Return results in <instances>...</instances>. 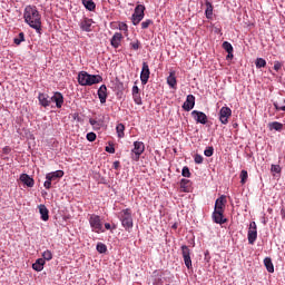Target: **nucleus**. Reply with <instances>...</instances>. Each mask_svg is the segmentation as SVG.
<instances>
[{"instance_id":"f257e3e1","label":"nucleus","mask_w":285,"mask_h":285,"mask_svg":"<svg viewBox=\"0 0 285 285\" xmlns=\"http://www.w3.org/2000/svg\"><path fill=\"white\" fill-rule=\"evenodd\" d=\"M24 23L41 35V13L37 6H27L23 11Z\"/></svg>"},{"instance_id":"f03ea898","label":"nucleus","mask_w":285,"mask_h":285,"mask_svg":"<svg viewBox=\"0 0 285 285\" xmlns=\"http://www.w3.org/2000/svg\"><path fill=\"white\" fill-rule=\"evenodd\" d=\"M104 78L100 75H90L87 71H80L78 73V83L80 86H95V83H101Z\"/></svg>"},{"instance_id":"7ed1b4c3","label":"nucleus","mask_w":285,"mask_h":285,"mask_svg":"<svg viewBox=\"0 0 285 285\" xmlns=\"http://www.w3.org/2000/svg\"><path fill=\"white\" fill-rule=\"evenodd\" d=\"M118 219L121 223L122 228L127 230V233H130L132 230V226H135V223L132 220V209L126 208L119 212Z\"/></svg>"},{"instance_id":"20e7f679","label":"nucleus","mask_w":285,"mask_h":285,"mask_svg":"<svg viewBox=\"0 0 285 285\" xmlns=\"http://www.w3.org/2000/svg\"><path fill=\"white\" fill-rule=\"evenodd\" d=\"M89 224L91 226L92 233H105L104 224L101 223V217L99 215L91 214L89 217Z\"/></svg>"},{"instance_id":"39448f33","label":"nucleus","mask_w":285,"mask_h":285,"mask_svg":"<svg viewBox=\"0 0 285 285\" xmlns=\"http://www.w3.org/2000/svg\"><path fill=\"white\" fill-rule=\"evenodd\" d=\"M144 12H146V6L144 4L136 6L134 14L131 17L134 26H139V23H141L145 17Z\"/></svg>"},{"instance_id":"423d86ee","label":"nucleus","mask_w":285,"mask_h":285,"mask_svg":"<svg viewBox=\"0 0 285 285\" xmlns=\"http://www.w3.org/2000/svg\"><path fill=\"white\" fill-rule=\"evenodd\" d=\"M233 117V110L230 107H222L218 112V119L223 126H226L228 124V119Z\"/></svg>"},{"instance_id":"0eeeda50","label":"nucleus","mask_w":285,"mask_h":285,"mask_svg":"<svg viewBox=\"0 0 285 285\" xmlns=\"http://www.w3.org/2000/svg\"><path fill=\"white\" fill-rule=\"evenodd\" d=\"M247 239L249 244H255V242H257V223L252 222L249 224Z\"/></svg>"},{"instance_id":"6e6552de","label":"nucleus","mask_w":285,"mask_h":285,"mask_svg":"<svg viewBox=\"0 0 285 285\" xmlns=\"http://www.w3.org/2000/svg\"><path fill=\"white\" fill-rule=\"evenodd\" d=\"M181 255H183V259L185 262V266L188 269L193 268V259H190V248H188V246H186V245L181 246Z\"/></svg>"},{"instance_id":"1a4fd4ad","label":"nucleus","mask_w":285,"mask_h":285,"mask_svg":"<svg viewBox=\"0 0 285 285\" xmlns=\"http://www.w3.org/2000/svg\"><path fill=\"white\" fill-rule=\"evenodd\" d=\"M149 79H150V67L148 66V62H142V69L140 72V81L142 86H146Z\"/></svg>"},{"instance_id":"9d476101","label":"nucleus","mask_w":285,"mask_h":285,"mask_svg":"<svg viewBox=\"0 0 285 285\" xmlns=\"http://www.w3.org/2000/svg\"><path fill=\"white\" fill-rule=\"evenodd\" d=\"M191 117L195 119L196 124H203V126L208 124V116H206L203 111L194 110L191 111Z\"/></svg>"},{"instance_id":"9b49d317","label":"nucleus","mask_w":285,"mask_h":285,"mask_svg":"<svg viewBox=\"0 0 285 285\" xmlns=\"http://www.w3.org/2000/svg\"><path fill=\"white\" fill-rule=\"evenodd\" d=\"M213 220L215 222V224H226L228 222V219L224 218V210H219V209H214L213 213Z\"/></svg>"},{"instance_id":"f8f14e48","label":"nucleus","mask_w":285,"mask_h":285,"mask_svg":"<svg viewBox=\"0 0 285 285\" xmlns=\"http://www.w3.org/2000/svg\"><path fill=\"white\" fill-rule=\"evenodd\" d=\"M146 150V145L141 141H135L134 142V149L132 153L136 155V159H139L141 157L142 153Z\"/></svg>"},{"instance_id":"ddd939ff","label":"nucleus","mask_w":285,"mask_h":285,"mask_svg":"<svg viewBox=\"0 0 285 285\" xmlns=\"http://www.w3.org/2000/svg\"><path fill=\"white\" fill-rule=\"evenodd\" d=\"M195 108V96L188 95L186 98V101L183 105V110H186V112H190Z\"/></svg>"},{"instance_id":"4468645a","label":"nucleus","mask_w":285,"mask_h":285,"mask_svg":"<svg viewBox=\"0 0 285 285\" xmlns=\"http://www.w3.org/2000/svg\"><path fill=\"white\" fill-rule=\"evenodd\" d=\"M121 41H124V35H121V32H116L110 39V45L112 48L117 49L121 46Z\"/></svg>"},{"instance_id":"2eb2a0df","label":"nucleus","mask_w":285,"mask_h":285,"mask_svg":"<svg viewBox=\"0 0 285 285\" xmlns=\"http://www.w3.org/2000/svg\"><path fill=\"white\" fill-rule=\"evenodd\" d=\"M50 104H56L57 108H62L63 106V95L61 92H55V95L49 98Z\"/></svg>"},{"instance_id":"dca6fc26","label":"nucleus","mask_w":285,"mask_h":285,"mask_svg":"<svg viewBox=\"0 0 285 285\" xmlns=\"http://www.w3.org/2000/svg\"><path fill=\"white\" fill-rule=\"evenodd\" d=\"M92 19L90 18H83L81 21H80V28L81 30H83V32H91L92 31Z\"/></svg>"},{"instance_id":"f3484780","label":"nucleus","mask_w":285,"mask_h":285,"mask_svg":"<svg viewBox=\"0 0 285 285\" xmlns=\"http://www.w3.org/2000/svg\"><path fill=\"white\" fill-rule=\"evenodd\" d=\"M98 98L100 99V104H106V99H108V87L106 85H101L98 89Z\"/></svg>"},{"instance_id":"a211bd4d","label":"nucleus","mask_w":285,"mask_h":285,"mask_svg":"<svg viewBox=\"0 0 285 285\" xmlns=\"http://www.w3.org/2000/svg\"><path fill=\"white\" fill-rule=\"evenodd\" d=\"M38 101L42 108H48V106H50V96L47 94H39Z\"/></svg>"},{"instance_id":"6ab92c4d","label":"nucleus","mask_w":285,"mask_h":285,"mask_svg":"<svg viewBox=\"0 0 285 285\" xmlns=\"http://www.w3.org/2000/svg\"><path fill=\"white\" fill-rule=\"evenodd\" d=\"M38 209L42 222H48L50 219V212L48 210V207H46V205H39Z\"/></svg>"},{"instance_id":"aec40b11","label":"nucleus","mask_w":285,"mask_h":285,"mask_svg":"<svg viewBox=\"0 0 285 285\" xmlns=\"http://www.w3.org/2000/svg\"><path fill=\"white\" fill-rule=\"evenodd\" d=\"M63 170H56L53 173H49L46 175V179H49V181H56V179H61L63 177Z\"/></svg>"},{"instance_id":"412c9836","label":"nucleus","mask_w":285,"mask_h":285,"mask_svg":"<svg viewBox=\"0 0 285 285\" xmlns=\"http://www.w3.org/2000/svg\"><path fill=\"white\" fill-rule=\"evenodd\" d=\"M20 181L28 186V188H32V186H35V179H32L28 174H22L20 176Z\"/></svg>"},{"instance_id":"4be33fe9","label":"nucleus","mask_w":285,"mask_h":285,"mask_svg":"<svg viewBox=\"0 0 285 285\" xmlns=\"http://www.w3.org/2000/svg\"><path fill=\"white\" fill-rule=\"evenodd\" d=\"M226 208V197L222 195L215 202V210H224Z\"/></svg>"},{"instance_id":"5701e85b","label":"nucleus","mask_w":285,"mask_h":285,"mask_svg":"<svg viewBox=\"0 0 285 285\" xmlns=\"http://www.w3.org/2000/svg\"><path fill=\"white\" fill-rule=\"evenodd\" d=\"M82 6H85L86 10H89V12H95L97 10V4L92 0H81Z\"/></svg>"},{"instance_id":"b1692460","label":"nucleus","mask_w":285,"mask_h":285,"mask_svg":"<svg viewBox=\"0 0 285 285\" xmlns=\"http://www.w3.org/2000/svg\"><path fill=\"white\" fill-rule=\"evenodd\" d=\"M46 265V261L43 258H38L36 263L32 264L33 271L41 273L43 271V266Z\"/></svg>"},{"instance_id":"393cba45","label":"nucleus","mask_w":285,"mask_h":285,"mask_svg":"<svg viewBox=\"0 0 285 285\" xmlns=\"http://www.w3.org/2000/svg\"><path fill=\"white\" fill-rule=\"evenodd\" d=\"M269 130H276L277 132H282L284 130V124L279 121H273L268 124Z\"/></svg>"},{"instance_id":"a878e982","label":"nucleus","mask_w":285,"mask_h":285,"mask_svg":"<svg viewBox=\"0 0 285 285\" xmlns=\"http://www.w3.org/2000/svg\"><path fill=\"white\" fill-rule=\"evenodd\" d=\"M264 266L266 267L267 273H275V266L273 265V259H271V257L264 259Z\"/></svg>"},{"instance_id":"bb28decb","label":"nucleus","mask_w":285,"mask_h":285,"mask_svg":"<svg viewBox=\"0 0 285 285\" xmlns=\"http://www.w3.org/2000/svg\"><path fill=\"white\" fill-rule=\"evenodd\" d=\"M167 83L170 88H175V86H177V77L175 76V71H170L169 76L167 77Z\"/></svg>"},{"instance_id":"cd10ccee","label":"nucleus","mask_w":285,"mask_h":285,"mask_svg":"<svg viewBox=\"0 0 285 285\" xmlns=\"http://www.w3.org/2000/svg\"><path fill=\"white\" fill-rule=\"evenodd\" d=\"M125 130H126V126H124V124H118L116 127V132L119 137V139H124L125 137Z\"/></svg>"},{"instance_id":"c85d7f7f","label":"nucleus","mask_w":285,"mask_h":285,"mask_svg":"<svg viewBox=\"0 0 285 285\" xmlns=\"http://www.w3.org/2000/svg\"><path fill=\"white\" fill-rule=\"evenodd\" d=\"M23 41H26V33L23 32H20L18 37L13 39V42L16 43V46H21Z\"/></svg>"},{"instance_id":"c756f323","label":"nucleus","mask_w":285,"mask_h":285,"mask_svg":"<svg viewBox=\"0 0 285 285\" xmlns=\"http://www.w3.org/2000/svg\"><path fill=\"white\" fill-rule=\"evenodd\" d=\"M240 184L244 186V184H246V181H248V171L246 169H243L240 171Z\"/></svg>"},{"instance_id":"7c9ffc66","label":"nucleus","mask_w":285,"mask_h":285,"mask_svg":"<svg viewBox=\"0 0 285 285\" xmlns=\"http://www.w3.org/2000/svg\"><path fill=\"white\" fill-rule=\"evenodd\" d=\"M271 173L273 174L274 177H275V174L281 175L282 174V167L279 165H272L271 166Z\"/></svg>"},{"instance_id":"2f4dec72","label":"nucleus","mask_w":285,"mask_h":285,"mask_svg":"<svg viewBox=\"0 0 285 285\" xmlns=\"http://www.w3.org/2000/svg\"><path fill=\"white\" fill-rule=\"evenodd\" d=\"M188 184H190V180L183 178L180 180V188L183 189L184 193H188Z\"/></svg>"},{"instance_id":"473e14b6","label":"nucleus","mask_w":285,"mask_h":285,"mask_svg":"<svg viewBox=\"0 0 285 285\" xmlns=\"http://www.w3.org/2000/svg\"><path fill=\"white\" fill-rule=\"evenodd\" d=\"M96 249L98 253L104 254L108 252V246H106L104 243H98Z\"/></svg>"},{"instance_id":"72a5a7b5","label":"nucleus","mask_w":285,"mask_h":285,"mask_svg":"<svg viewBox=\"0 0 285 285\" xmlns=\"http://www.w3.org/2000/svg\"><path fill=\"white\" fill-rule=\"evenodd\" d=\"M206 6H207V9L205 11V14L207 19H210L213 17V4H210V2H207Z\"/></svg>"},{"instance_id":"f704fd0d","label":"nucleus","mask_w":285,"mask_h":285,"mask_svg":"<svg viewBox=\"0 0 285 285\" xmlns=\"http://www.w3.org/2000/svg\"><path fill=\"white\" fill-rule=\"evenodd\" d=\"M255 65L256 68H266V60L264 58H257Z\"/></svg>"},{"instance_id":"c9c22d12","label":"nucleus","mask_w":285,"mask_h":285,"mask_svg":"<svg viewBox=\"0 0 285 285\" xmlns=\"http://www.w3.org/2000/svg\"><path fill=\"white\" fill-rule=\"evenodd\" d=\"M132 99L137 106H141V94H132Z\"/></svg>"},{"instance_id":"e433bc0d","label":"nucleus","mask_w":285,"mask_h":285,"mask_svg":"<svg viewBox=\"0 0 285 285\" xmlns=\"http://www.w3.org/2000/svg\"><path fill=\"white\" fill-rule=\"evenodd\" d=\"M42 259L47 261V262H50V259H52V252H50L49 249L45 250L42 253Z\"/></svg>"},{"instance_id":"4c0bfd02","label":"nucleus","mask_w":285,"mask_h":285,"mask_svg":"<svg viewBox=\"0 0 285 285\" xmlns=\"http://www.w3.org/2000/svg\"><path fill=\"white\" fill-rule=\"evenodd\" d=\"M150 26H153V20H150V19H147V20L141 22V29L142 30H147V28H150Z\"/></svg>"},{"instance_id":"58836bf2","label":"nucleus","mask_w":285,"mask_h":285,"mask_svg":"<svg viewBox=\"0 0 285 285\" xmlns=\"http://www.w3.org/2000/svg\"><path fill=\"white\" fill-rule=\"evenodd\" d=\"M223 48L225 49V51H227V52H233V45H230V42H228V41H224L223 42Z\"/></svg>"},{"instance_id":"ea45409f","label":"nucleus","mask_w":285,"mask_h":285,"mask_svg":"<svg viewBox=\"0 0 285 285\" xmlns=\"http://www.w3.org/2000/svg\"><path fill=\"white\" fill-rule=\"evenodd\" d=\"M130 48H132V50H139V48H141V42L139 40L130 42Z\"/></svg>"},{"instance_id":"a19ab883","label":"nucleus","mask_w":285,"mask_h":285,"mask_svg":"<svg viewBox=\"0 0 285 285\" xmlns=\"http://www.w3.org/2000/svg\"><path fill=\"white\" fill-rule=\"evenodd\" d=\"M215 149L213 147H208L207 149H205L204 155L205 157H213Z\"/></svg>"},{"instance_id":"79ce46f5","label":"nucleus","mask_w":285,"mask_h":285,"mask_svg":"<svg viewBox=\"0 0 285 285\" xmlns=\"http://www.w3.org/2000/svg\"><path fill=\"white\" fill-rule=\"evenodd\" d=\"M194 161H195V164H204V156L196 154L194 156Z\"/></svg>"},{"instance_id":"37998d69","label":"nucleus","mask_w":285,"mask_h":285,"mask_svg":"<svg viewBox=\"0 0 285 285\" xmlns=\"http://www.w3.org/2000/svg\"><path fill=\"white\" fill-rule=\"evenodd\" d=\"M96 139H97V134H95L92 131L87 134L88 141H95Z\"/></svg>"},{"instance_id":"c03bdc74","label":"nucleus","mask_w":285,"mask_h":285,"mask_svg":"<svg viewBox=\"0 0 285 285\" xmlns=\"http://www.w3.org/2000/svg\"><path fill=\"white\" fill-rule=\"evenodd\" d=\"M183 177H190V169L188 167H183L181 171Z\"/></svg>"},{"instance_id":"a18cd8bd","label":"nucleus","mask_w":285,"mask_h":285,"mask_svg":"<svg viewBox=\"0 0 285 285\" xmlns=\"http://www.w3.org/2000/svg\"><path fill=\"white\" fill-rule=\"evenodd\" d=\"M43 186H45V188H46L47 190H50V189L52 188V180L47 179V180L45 181Z\"/></svg>"},{"instance_id":"49530a36","label":"nucleus","mask_w":285,"mask_h":285,"mask_svg":"<svg viewBox=\"0 0 285 285\" xmlns=\"http://www.w3.org/2000/svg\"><path fill=\"white\" fill-rule=\"evenodd\" d=\"M3 155H10V153H12V148H10V146H6L2 149Z\"/></svg>"},{"instance_id":"de8ad7c7","label":"nucleus","mask_w":285,"mask_h":285,"mask_svg":"<svg viewBox=\"0 0 285 285\" xmlns=\"http://www.w3.org/2000/svg\"><path fill=\"white\" fill-rule=\"evenodd\" d=\"M119 30H122L124 32H128V24H126V23H120L119 24Z\"/></svg>"},{"instance_id":"09e8293b","label":"nucleus","mask_w":285,"mask_h":285,"mask_svg":"<svg viewBox=\"0 0 285 285\" xmlns=\"http://www.w3.org/2000/svg\"><path fill=\"white\" fill-rule=\"evenodd\" d=\"M274 70H276V72L279 71V70H282V63H281L279 61H276V62L274 63Z\"/></svg>"},{"instance_id":"8fccbe9b","label":"nucleus","mask_w":285,"mask_h":285,"mask_svg":"<svg viewBox=\"0 0 285 285\" xmlns=\"http://www.w3.org/2000/svg\"><path fill=\"white\" fill-rule=\"evenodd\" d=\"M71 117H72V119H73L75 121H81V117L79 116L78 112L72 114Z\"/></svg>"},{"instance_id":"3c124183","label":"nucleus","mask_w":285,"mask_h":285,"mask_svg":"<svg viewBox=\"0 0 285 285\" xmlns=\"http://www.w3.org/2000/svg\"><path fill=\"white\" fill-rule=\"evenodd\" d=\"M106 153H109L110 155H115V147H106L105 148Z\"/></svg>"},{"instance_id":"603ef678","label":"nucleus","mask_w":285,"mask_h":285,"mask_svg":"<svg viewBox=\"0 0 285 285\" xmlns=\"http://www.w3.org/2000/svg\"><path fill=\"white\" fill-rule=\"evenodd\" d=\"M119 166H120L119 160L114 161L112 168H114L115 170H119Z\"/></svg>"},{"instance_id":"864d4df0","label":"nucleus","mask_w":285,"mask_h":285,"mask_svg":"<svg viewBox=\"0 0 285 285\" xmlns=\"http://www.w3.org/2000/svg\"><path fill=\"white\" fill-rule=\"evenodd\" d=\"M131 92H132V95L139 94V87H138L137 85H135V86L132 87V89H131Z\"/></svg>"},{"instance_id":"5fc2aeb1","label":"nucleus","mask_w":285,"mask_h":285,"mask_svg":"<svg viewBox=\"0 0 285 285\" xmlns=\"http://www.w3.org/2000/svg\"><path fill=\"white\" fill-rule=\"evenodd\" d=\"M89 124H90L91 126H97V120H95V119H89Z\"/></svg>"},{"instance_id":"6e6d98bb","label":"nucleus","mask_w":285,"mask_h":285,"mask_svg":"<svg viewBox=\"0 0 285 285\" xmlns=\"http://www.w3.org/2000/svg\"><path fill=\"white\" fill-rule=\"evenodd\" d=\"M105 228H106V230H110V228H112V226L110 225V223H106Z\"/></svg>"},{"instance_id":"4d7b16f0","label":"nucleus","mask_w":285,"mask_h":285,"mask_svg":"<svg viewBox=\"0 0 285 285\" xmlns=\"http://www.w3.org/2000/svg\"><path fill=\"white\" fill-rule=\"evenodd\" d=\"M233 51L227 52V59H233Z\"/></svg>"},{"instance_id":"13d9d810","label":"nucleus","mask_w":285,"mask_h":285,"mask_svg":"<svg viewBox=\"0 0 285 285\" xmlns=\"http://www.w3.org/2000/svg\"><path fill=\"white\" fill-rule=\"evenodd\" d=\"M282 219H285V209H281Z\"/></svg>"},{"instance_id":"bf43d9fd","label":"nucleus","mask_w":285,"mask_h":285,"mask_svg":"<svg viewBox=\"0 0 285 285\" xmlns=\"http://www.w3.org/2000/svg\"><path fill=\"white\" fill-rule=\"evenodd\" d=\"M117 228V225H112V229L115 230Z\"/></svg>"},{"instance_id":"052dcab7","label":"nucleus","mask_w":285,"mask_h":285,"mask_svg":"<svg viewBox=\"0 0 285 285\" xmlns=\"http://www.w3.org/2000/svg\"><path fill=\"white\" fill-rule=\"evenodd\" d=\"M173 228H177V224H174V225H173Z\"/></svg>"}]
</instances>
